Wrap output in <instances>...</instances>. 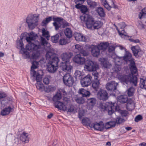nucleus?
Wrapping results in <instances>:
<instances>
[{
  "label": "nucleus",
  "instance_id": "obj_1",
  "mask_svg": "<svg viewBox=\"0 0 146 146\" xmlns=\"http://www.w3.org/2000/svg\"><path fill=\"white\" fill-rule=\"evenodd\" d=\"M73 60L74 62L78 64H83L85 63L84 69L89 72L96 71L99 68V66L97 64H94L93 62L90 60L86 61L85 59L82 57L80 54L75 55L73 58Z\"/></svg>",
  "mask_w": 146,
  "mask_h": 146
},
{
  "label": "nucleus",
  "instance_id": "obj_2",
  "mask_svg": "<svg viewBox=\"0 0 146 146\" xmlns=\"http://www.w3.org/2000/svg\"><path fill=\"white\" fill-rule=\"evenodd\" d=\"M46 57L48 62L47 67L48 72L51 73H54L58 68L59 62L58 58L55 56L54 53L51 51L47 52Z\"/></svg>",
  "mask_w": 146,
  "mask_h": 146
},
{
  "label": "nucleus",
  "instance_id": "obj_3",
  "mask_svg": "<svg viewBox=\"0 0 146 146\" xmlns=\"http://www.w3.org/2000/svg\"><path fill=\"white\" fill-rule=\"evenodd\" d=\"M82 21L84 22L87 28L91 29L93 27L94 29H98L100 28L102 23L99 21H95L93 17L88 14H84L80 17Z\"/></svg>",
  "mask_w": 146,
  "mask_h": 146
},
{
  "label": "nucleus",
  "instance_id": "obj_4",
  "mask_svg": "<svg viewBox=\"0 0 146 146\" xmlns=\"http://www.w3.org/2000/svg\"><path fill=\"white\" fill-rule=\"evenodd\" d=\"M72 56V54L70 52L63 53L61 54V57L64 62L60 64V67L62 70L66 73H70L72 67L70 63V59Z\"/></svg>",
  "mask_w": 146,
  "mask_h": 146
},
{
  "label": "nucleus",
  "instance_id": "obj_5",
  "mask_svg": "<svg viewBox=\"0 0 146 146\" xmlns=\"http://www.w3.org/2000/svg\"><path fill=\"white\" fill-rule=\"evenodd\" d=\"M123 57V60L126 62H129V68L130 73H137V68L135 65V59L133 58L132 55L128 51L125 52Z\"/></svg>",
  "mask_w": 146,
  "mask_h": 146
},
{
  "label": "nucleus",
  "instance_id": "obj_6",
  "mask_svg": "<svg viewBox=\"0 0 146 146\" xmlns=\"http://www.w3.org/2000/svg\"><path fill=\"white\" fill-rule=\"evenodd\" d=\"M28 35L29 36L26 38V40L29 43L26 46V50H29L32 49L37 50L40 48L41 47L40 45L35 44L31 42L32 41L35 40L37 37V34L32 32L29 33Z\"/></svg>",
  "mask_w": 146,
  "mask_h": 146
},
{
  "label": "nucleus",
  "instance_id": "obj_7",
  "mask_svg": "<svg viewBox=\"0 0 146 146\" xmlns=\"http://www.w3.org/2000/svg\"><path fill=\"white\" fill-rule=\"evenodd\" d=\"M118 83L115 81H111L108 83L106 86V88L110 96L116 97L120 93V92L117 89Z\"/></svg>",
  "mask_w": 146,
  "mask_h": 146
},
{
  "label": "nucleus",
  "instance_id": "obj_8",
  "mask_svg": "<svg viewBox=\"0 0 146 146\" xmlns=\"http://www.w3.org/2000/svg\"><path fill=\"white\" fill-rule=\"evenodd\" d=\"M26 22L29 28L33 29L38 24V17H35L34 15L30 14L27 18Z\"/></svg>",
  "mask_w": 146,
  "mask_h": 146
},
{
  "label": "nucleus",
  "instance_id": "obj_9",
  "mask_svg": "<svg viewBox=\"0 0 146 146\" xmlns=\"http://www.w3.org/2000/svg\"><path fill=\"white\" fill-rule=\"evenodd\" d=\"M6 104L5 106H7V103L10 104H9L7 107L4 108L1 111V114L2 116H5L9 114L11 112H12L14 111V107L12 105V101L10 100H8L7 99Z\"/></svg>",
  "mask_w": 146,
  "mask_h": 146
},
{
  "label": "nucleus",
  "instance_id": "obj_10",
  "mask_svg": "<svg viewBox=\"0 0 146 146\" xmlns=\"http://www.w3.org/2000/svg\"><path fill=\"white\" fill-rule=\"evenodd\" d=\"M97 96L98 99L103 101L107 100L109 97L107 91L101 88L98 91Z\"/></svg>",
  "mask_w": 146,
  "mask_h": 146
},
{
  "label": "nucleus",
  "instance_id": "obj_11",
  "mask_svg": "<svg viewBox=\"0 0 146 146\" xmlns=\"http://www.w3.org/2000/svg\"><path fill=\"white\" fill-rule=\"evenodd\" d=\"M70 74H65L63 78V80L64 84L68 86L72 85L74 83L73 77L70 75Z\"/></svg>",
  "mask_w": 146,
  "mask_h": 146
},
{
  "label": "nucleus",
  "instance_id": "obj_12",
  "mask_svg": "<svg viewBox=\"0 0 146 146\" xmlns=\"http://www.w3.org/2000/svg\"><path fill=\"white\" fill-rule=\"evenodd\" d=\"M92 80V76L88 74L81 79L80 80L81 84L83 87H87L91 84Z\"/></svg>",
  "mask_w": 146,
  "mask_h": 146
},
{
  "label": "nucleus",
  "instance_id": "obj_13",
  "mask_svg": "<svg viewBox=\"0 0 146 146\" xmlns=\"http://www.w3.org/2000/svg\"><path fill=\"white\" fill-rule=\"evenodd\" d=\"M94 77V80L92 84V86L94 90L96 91H98L99 88L100 83L99 80L98 79V75L99 74H92Z\"/></svg>",
  "mask_w": 146,
  "mask_h": 146
},
{
  "label": "nucleus",
  "instance_id": "obj_14",
  "mask_svg": "<svg viewBox=\"0 0 146 146\" xmlns=\"http://www.w3.org/2000/svg\"><path fill=\"white\" fill-rule=\"evenodd\" d=\"M117 74L116 77L122 83L128 84V74Z\"/></svg>",
  "mask_w": 146,
  "mask_h": 146
},
{
  "label": "nucleus",
  "instance_id": "obj_15",
  "mask_svg": "<svg viewBox=\"0 0 146 146\" xmlns=\"http://www.w3.org/2000/svg\"><path fill=\"white\" fill-rule=\"evenodd\" d=\"M96 102L97 100L95 98H91L88 99L86 102L87 108L92 110L95 106Z\"/></svg>",
  "mask_w": 146,
  "mask_h": 146
},
{
  "label": "nucleus",
  "instance_id": "obj_16",
  "mask_svg": "<svg viewBox=\"0 0 146 146\" xmlns=\"http://www.w3.org/2000/svg\"><path fill=\"white\" fill-rule=\"evenodd\" d=\"M135 74H128V83H130L134 85L135 86H137L138 79L137 76L134 75Z\"/></svg>",
  "mask_w": 146,
  "mask_h": 146
},
{
  "label": "nucleus",
  "instance_id": "obj_17",
  "mask_svg": "<svg viewBox=\"0 0 146 146\" xmlns=\"http://www.w3.org/2000/svg\"><path fill=\"white\" fill-rule=\"evenodd\" d=\"M53 104L54 107L58 110L64 111H67V108L65 106L64 103L62 102L56 101L54 102Z\"/></svg>",
  "mask_w": 146,
  "mask_h": 146
},
{
  "label": "nucleus",
  "instance_id": "obj_18",
  "mask_svg": "<svg viewBox=\"0 0 146 146\" xmlns=\"http://www.w3.org/2000/svg\"><path fill=\"white\" fill-rule=\"evenodd\" d=\"M43 74H31V78L33 81L34 82L36 80L37 82H41L42 76Z\"/></svg>",
  "mask_w": 146,
  "mask_h": 146
},
{
  "label": "nucleus",
  "instance_id": "obj_19",
  "mask_svg": "<svg viewBox=\"0 0 146 146\" xmlns=\"http://www.w3.org/2000/svg\"><path fill=\"white\" fill-rule=\"evenodd\" d=\"M53 20L54 22L53 23V25L55 27L56 30H58L60 27V25L59 23H57V22H59L64 20L63 18L59 17H53Z\"/></svg>",
  "mask_w": 146,
  "mask_h": 146
},
{
  "label": "nucleus",
  "instance_id": "obj_20",
  "mask_svg": "<svg viewBox=\"0 0 146 146\" xmlns=\"http://www.w3.org/2000/svg\"><path fill=\"white\" fill-rule=\"evenodd\" d=\"M74 36L76 40L78 41L86 42V36L82 34L79 33H75Z\"/></svg>",
  "mask_w": 146,
  "mask_h": 146
},
{
  "label": "nucleus",
  "instance_id": "obj_21",
  "mask_svg": "<svg viewBox=\"0 0 146 146\" xmlns=\"http://www.w3.org/2000/svg\"><path fill=\"white\" fill-rule=\"evenodd\" d=\"M7 95L5 93L0 92V104L1 105H5L6 104L7 99L5 98Z\"/></svg>",
  "mask_w": 146,
  "mask_h": 146
},
{
  "label": "nucleus",
  "instance_id": "obj_22",
  "mask_svg": "<svg viewBox=\"0 0 146 146\" xmlns=\"http://www.w3.org/2000/svg\"><path fill=\"white\" fill-rule=\"evenodd\" d=\"M78 92L80 94L82 95V97L86 98L89 97L91 94L88 90H86L84 88L80 89Z\"/></svg>",
  "mask_w": 146,
  "mask_h": 146
},
{
  "label": "nucleus",
  "instance_id": "obj_23",
  "mask_svg": "<svg viewBox=\"0 0 146 146\" xmlns=\"http://www.w3.org/2000/svg\"><path fill=\"white\" fill-rule=\"evenodd\" d=\"M28 134L25 132H24L22 134H21L20 136V139L23 142L25 143H28L29 142L28 137Z\"/></svg>",
  "mask_w": 146,
  "mask_h": 146
},
{
  "label": "nucleus",
  "instance_id": "obj_24",
  "mask_svg": "<svg viewBox=\"0 0 146 146\" xmlns=\"http://www.w3.org/2000/svg\"><path fill=\"white\" fill-rule=\"evenodd\" d=\"M91 53L93 56L98 57L100 54V50L97 46H94L92 48Z\"/></svg>",
  "mask_w": 146,
  "mask_h": 146
},
{
  "label": "nucleus",
  "instance_id": "obj_25",
  "mask_svg": "<svg viewBox=\"0 0 146 146\" xmlns=\"http://www.w3.org/2000/svg\"><path fill=\"white\" fill-rule=\"evenodd\" d=\"M119 101L121 103H129L127 96L126 95H121L118 98Z\"/></svg>",
  "mask_w": 146,
  "mask_h": 146
},
{
  "label": "nucleus",
  "instance_id": "obj_26",
  "mask_svg": "<svg viewBox=\"0 0 146 146\" xmlns=\"http://www.w3.org/2000/svg\"><path fill=\"white\" fill-rule=\"evenodd\" d=\"M115 64L121 65L123 60L122 57H119L117 56H115L112 57Z\"/></svg>",
  "mask_w": 146,
  "mask_h": 146
},
{
  "label": "nucleus",
  "instance_id": "obj_27",
  "mask_svg": "<svg viewBox=\"0 0 146 146\" xmlns=\"http://www.w3.org/2000/svg\"><path fill=\"white\" fill-rule=\"evenodd\" d=\"M131 49L134 55L135 56L137 55L138 52L141 50L140 48L138 46H133L131 47Z\"/></svg>",
  "mask_w": 146,
  "mask_h": 146
},
{
  "label": "nucleus",
  "instance_id": "obj_28",
  "mask_svg": "<svg viewBox=\"0 0 146 146\" xmlns=\"http://www.w3.org/2000/svg\"><path fill=\"white\" fill-rule=\"evenodd\" d=\"M109 44L108 42H102L98 45L97 47L100 50H106L108 47Z\"/></svg>",
  "mask_w": 146,
  "mask_h": 146
},
{
  "label": "nucleus",
  "instance_id": "obj_29",
  "mask_svg": "<svg viewBox=\"0 0 146 146\" xmlns=\"http://www.w3.org/2000/svg\"><path fill=\"white\" fill-rule=\"evenodd\" d=\"M65 35L67 38H70L72 36V32L71 29L68 28H67L64 30Z\"/></svg>",
  "mask_w": 146,
  "mask_h": 146
},
{
  "label": "nucleus",
  "instance_id": "obj_30",
  "mask_svg": "<svg viewBox=\"0 0 146 146\" xmlns=\"http://www.w3.org/2000/svg\"><path fill=\"white\" fill-rule=\"evenodd\" d=\"M40 47L37 50H34L33 49L31 50L35 51L33 52L32 55V58L33 59H37L40 55V51L38 50Z\"/></svg>",
  "mask_w": 146,
  "mask_h": 146
},
{
  "label": "nucleus",
  "instance_id": "obj_31",
  "mask_svg": "<svg viewBox=\"0 0 146 146\" xmlns=\"http://www.w3.org/2000/svg\"><path fill=\"white\" fill-rule=\"evenodd\" d=\"M99 60L101 62V64L105 68H108V67L109 63L107 59L104 58H100Z\"/></svg>",
  "mask_w": 146,
  "mask_h": 146
},
{
  "label": "nucleus",
  "instance_id": "obj_32",
  "mask_svg": "<svg viewBox=\"0 0 146 146\" xmlns=\"http://www.w3.org/2000/svg\"><path fill=\"white\" fill-rule=\"evenodd\" d=\"M114 106L113 104L108 105L107 106V109L108 110V114L109 115H111L114 112Z\"/></svg>",
  "mask_w": 146,
  "mask_h": 146
},
{
  "label": "nucleus",
  "instance_id": "obj_33",
  "mask_svg": "<svg viewBox=\"0 0 146 146\" xmlns=\"http://www.w3.org/2000/svg\"><path fill=\"white\" fill-rule=\"evenodd\" d=\"M52 19V17H49L46 18L45 20H43L41 23V25L43 26H44L51 21Z\"/></svg>",
  "mask_w": 146,
  "mask_h": 146
},
{
  "label": "nucleus",
  "instance_id": "obj_34",
  "mask_svg": "<svg viewBox=\"0 0 146 146\" xmlns=\"http://www.w3.org/2000/svg\"><path fill=\"white\" fill-rule=\"evenodd\" d=\"M97 12L99 15L101 17H104L105 13L104 11L103 8L101 7H99L98 8Z\"/></svg>",
  "mask_w": 146,
  "mask_h": 146
},
{
  "label": "nucleus",
  "instance_id": "obj_35",
  "mask_svg": "<svg viewBox=\"0 0 146 146\" xmlns=\"http://www.w3.org/2000/svg\"><path fill=\"white\" fill-rule=\"evenodd\" d=\"M61 97V94L60 93L58 92L52 98V100L54 102H55L56 101H59L58 100H60Z\"/></svg>",
  "mask_w": 146,
  "mask_h": 146
},
{
  "label": "nucleus",
  "instance_id": "obj_36",
  "mask_svg": "<svg viewBox=\"0 0 146 146\" xmlns=\"http://www.w3.org/2000/svg\"><path fill=\"white\" fill-rule=\"evenodd\" d=\"M91 122L90 120L88 117L84 118L82 120V123L84 125H90V123Z\"/></svg>",
  "mask_w": 146,
  "mask_h": 146
},
{
  "label": "nucleus",
  "instance_id": "obj_37",
  "mask_svg": "<svg viewBox=\"0 0 146 146\" xmlns=\"http://www.w3.org/2000/svg\"><path fill=\"white\" fill-rule=\"evenodd\" d=\"M102 3L106 9L110 11L111 9V6L110 5L106 0H101Z\"/></svg>",
  "mask_w": 146,
  "mask_h": 146
},
{
  "label": "nucleus",
  "instance_id": "obj_38",
  "mask_svg": "<svg viewBox=\"0 0 146 146\" xmlns=\"http://www.w3.org/2000/svg\"><path fill=\"white\" fill-rule=\"evenodd\" d=\"M146 15V8L142 9L139 15V17L140 19L144 17Z\"/></svg>",
  "mask_w": 146,
  "mask_h": 146
},
{
  "label": "nucleus",
  "instance_id": "obj_39",
  "mask_svg": "<svg viewBox=\"0 0 146 146\" xmlns=\"http://www.w3.org/2000/svg\"><path fill=\"white\" fill-rule=\"evenodd\" d=\"M59 37V34H57L54 36L51 37L52 41L55 43H56L58 42V40Z\"/></svg>",
  "mask_w": 146,
  "mask_h": 146
},
{
  "label": "nucleus",
  "instance_id": "obj_40",
  "mask_svg": "<svg viewBox=\"0 0 146 146\" xmlns=\"http://www.w3.org/2000/svg\"><path fill=\"white\" fill-rule=\"evenodd\" d=\"M68 40L66 38H62L60 39L59 43L60 45H64L68 43Z\"/></svg>",
  "mask_w": 146,
  "mask_h": 146
},
{
  "label": "nucleus",
  "instance_id": "obj_41",
  "mask_svg": "<svg viewBox=\"0 0 146 146\" xmlns=\"http://www.w3.org/2000/svg\"><path fill=\"white\" fill-rule=\"evenodd\" d=\"M42 36L46 38H48L49 36V33L48 31L46 30L44 28H42Z\"/></svg>",
  "mask_w": 146,
  "mask_h": 146
},
{
  "label": "nucleus",
  "instance_id": "obj_42",
  "mask_svg": "<svg viewBox=\"0 0 146 146\" xmlns=\"http://www.w3.org/2000/svg\"><path fill=\"white\" fill-rule=\"evenodd\" d=\"M83 97H77L75 98V100L77 103L79 104H84L85 102V101Z\"/></svg>",
  "mask_w": 146,
  "mask_h": 146
},
{
  "label": "nucleus",
  "instance_id": "obj_43",
  "mask_svg": "<svg viewBox=\"0 0 146 146\" xmlns=\"http://www.w3.org/2000/svg\"><path fill=\"white\" fill-rule=\"evenodd\" d=\"M116 123L115 121H110L106 123V125H109V127H107V129H110V128L115 127Z\"/></svg>",
  "mask_w": 146,
  "mask_h": 146
},
{
  "label": "nucleus",
  "instance_id": "obj_44",
  "mask_svg": "<svg viewBox=\"0 0 146 146\" xmlns=\"http://www.w3.org/2000/svg\"><path fill=\"white\" fill-rule=\"evenodd\" d=\"M125 121V120L124 119L120 117H117L115 119L116 123L117 124H120L124 123Z\"/></svg>",
  "mask_w": 146,
  "mask_h": 146
},
{
  "label": "nucleus",
  "instance_id": "obj_45",
  "mask_svg": "<svg viewBox=\"0 0 146 146\" xmlns=\"http://www.w3.org/2000/svg\"><path fill=\"white\" fill-rule=\"evenodd\" d=\"M145 80L143 78H141L140 82V86L142 89H144L146 90V85L145 84Z\"/></svg>",
  "mask_w": 146,
  "mask_h": 146
},
{
  "label": "nucleus",
  "instance_id": "obj_46",
  "mask_svg": "<svg viewBox=\"0 0 146 146\" xmlns=\"http://www.w3.org/2000/svg\"><path fill=\"white\" fill-rule=\"evenodd\" d=\"M134 89L132 87H130L127 90V94L129 97L132 96L133 95Z\"/></svg>",
  "mask_w": 146,
  "mask_h": 146
},
{
  "label": "nucleus",
  "instance_id": "obj_47",
  "mask_svg": "<svg viewBox=\"0 0 146 146\" xmlns=\"http://www.w3.org/2000/svg\"><path fill=\"white\" fill-rule=\"evenodd\" d=\"M44 90L46 92H49L54 90V87L51 86H48L44 88Z\"/></svg>",
  "mask_w": 146,
  "mask_h": 146
},
{
  "label": "nucleus",
  "instance_id": "obj_48",
  "mask_svg": "<svg viewBox=\"0 0 146 146\" xmlns=\"http://www.w3.org/2000/svg\"><path fill=\"white\" fill-rule=\"evenodd\" d=\"M121 65L115 64V66L113 68V70L115 72H118L121 70Z\"/></svg>",
  "mask_w": 146,
  "mask_h": 146
},
{
  "label": "nucleus",
  "instance_id": "obj_49",
  "mask_svg": "<svg viewBox=\"0 0 146 146\" xmlns=\"http://www.w3.org/2000/svg\"><path fill=\"white\" fill-rule=\"evenodd\" d=\"M36 86L37 89H38L40 90H42L44 87V85L41 83H36L35 84Z\"/></svg>",
  "mask_w": 146,
  "mask_h": 146
},
{
  "label": "nucleus",
  "instance_id": "obj_50",
  "mask_svg": "<svg viewBox=\"0 0 146 146\" xmlns=\"http://www.w3.org/2000/svg\"><path fill=\"white\" fill-rule=\"evenodd\" d=\"M59 93H60L61 94V96H62L64 98H66L67 93L65 90L64 89H60L59 91Z\"/></svg>",
  "mask_w": 146,
  "mask_h": 146
},
{
  "label": "nucleus",
  "instance_id": "obj_51",
  "mask_svg": "<svg viewBox=\"0 0 146 146\" xmlns=\"http://www.w3.org/2000/svg\"><path fill=\"white\" fill-rule=\"evenodd\" d=\"M82 47L78 44H76L75 45V51L76 52H79L81 51L82 49Z\"/></svg>",
  "mask_w": 146,
  "mask_h": 146
},
{
  "label": "nucleus",
  "instance_id": "obj_52",
  "mask_svg": "<svg viewBox=\"0 0 146 146\" xmlns=\"http://www.w3.org/2000/svg\"><path fill=\"white\" fill-rule=\"evenodd\" d=\"M76 5L75 6V7L77 9H81V7H82V5L81 4L83 3H82L81 1H77L76 2Z\"/></svg>",
  "mask_w": 146,
  "mask_h": 146
},
{
  "label": "nucleus",
  "instance_id": "obj_53",
  "mask_svg": "<svg viewBox=\"0 0 146 146\" xmlns=\"http://www.w3.org/2000/svg\"><path fill=\"white\" fill-rule=\"evenodd\" d=\"M81 11L82 13H85L87 12L88 11V9L86 6L85 5H82V7H81Z\"/></svg>",
  "mask_w": 146,
  "mask_h": 146
},
{
  "label": "nucleus",
  "instance_id": "obj_54",
  "mask_svg": "<svg viewBox=\"0 0 146 146\" xmlns=\"http://www.w3.org/2000/svg\"><path fill=\"white\" fill-rule=\"evenodd\" d=\"M37 68V66L35 64L34 62H33L32 63V66L31 67V71L33 72V73H37L34 70Z\"/></svg>",
  "mask_w": 146,
  "mask_h": 146
},
{
  "label": "nucleus",
  "instance_id": "obj_55",
  "mask_svg": "<svg viewBox=\"0 0 146 146\" xmlns=\"http://www.w3.org/2000/svg\"><path fill=\"white\" fill-rule=\"evenodd\" d=\"M100 126H99V131H102L104 130V129H105L104 124L103 122L102 121L100 122Z\"/></svg>",
  "mask_w": 146,
  "mask_h": 146
},
{
  "label": "nucleus",
  "instance_id": "obj_56",
  "mask_svg": "<svg viewBox=\"0 0 146 146\" xmlns=\"http://www.w3.org/2000/svg\"><path fill=\"white\" fill-rule=\"evenodd\" d=\"M143 119L142 116L140 115H139L137 116L135 118V121L136 122H138Z\"/></svg>",
  "mask_w": 146,
  "mask_h": 146
},
{
  "label": "nucleus",
  "instance_id": "obj_57",
  "mask_svg": "<svg viewBox=\"0 0 146 146\" xmlns=\"http://www.w3.org/2000/svg\"><path fill=\"white\" fill-rule=\"evenodd\" d=\"M24 44L22 41L20 42L19 44V46H18L17 47V48L21 49V50H25L24 48Z\"/></svg>",
  "mask_w": 146,
  "mask_h": 146
},
{
  "label": "nucleus",
  "instance_id": "obj_58",
  "mask_svg": "<svg viewBox=\"0 0 146 146\" xmlns=\"http://www.w3.org/2000/svg\"><path fill=\"white\" fill-rule=\"evenodd\" d=\"M100 108L104 111L106 110H107V107L105 106L104 104L102 103H100L99 104Z\"/></svg>",
  "mask_w": 146,
  "mask_h": 146
},
{
  "label": "nucleus",
  "instance_id": "obj_59",
  "mask_svg": "<svg viewBox=\"0 0 146 146\" xmlns=\"http://www.w3.org/2000/svg\"><path fill=\"white\" fill-rule=\"evenodd\" d=\"M117 30L118 31V32L120 35L121 36L123 35H124L125 36H127V35H126V32H125V31L124 29H122L121 31L117 29Z\"/></svg>",
  "mask_w": 146,
  "mask_h": 146
},
{
  "label": "nucleus",
  "instance_id": "obj_60",
  "mask_svg": "<svg viewBox=\"0 0 146 146\" xmlns=\"http://www.w3.org/2000/svg\"><path fill=\"white\" fill-rule=\"evenodd\" d=\"M79 54L84 56H86L88 55V52L82 49L80 52Z\"/></svg>",
  "mask_w": 146,
  "mask_h": 146
},
{
  "label": "nucleus",
  "instance_id": "obj_61",
  "mask_svg": "<svg viewBox=\"0 0 146 146\" xmlns=\"http://www.w3.org/2000/svg\"><path fill=\"white\" fill-rule=\"evenodd\" d=\"M62 27L65 28L66 27L70 25V24L65 20H64L62 22Z\"/></svg>",
  "mask_w": 146,
  "mask_h": 146
},
{
  "label": "nucleus",
  "instance_id": "obj_62",
  "mask_svg": "<svg viewBox=\"0 0 146 146\" xmlns=\"http://www.w3.org/2000/svg\"><path fill=\"white\" fill-rule=\"evenodd\" d=\"M121 115L122 117H126L128 114V112L126 110H122L121 112Z\"/></svg>",
  "mask_w": 146,
  "mask_h": 146
},
{
  "label": "nucleus",
  "instance_id": "obj_63",
  "mask_svg": "<svg viewBox=\"0 0 146 146\" xmlns=\"http://www.w3.org/2000/svg\"><path fill=\"white\" fill-rule=\"evenodd\" d=\"M115 47L113 46H110L108 48V51L109 52H111L115 50Z\"/></svg>",
  "mask_w": 146,
  "mask_h": 146
},
{
  "label": "nucleus",
  "instance_id": "obj_64",
  "mask_svg": "<svg viewBox=\"0 0 146 146\" xmlns=\"http://www.w3.org/2000/svg\"><path fill=\"white\" fill-rule=\"evenodd\" d=\"M41 44L42 45H44L45 44H46L47 42L45 38L42 37H41Z\"/></svg>",
  "mask_w": 146,
  "mask_h": 146
}]
</instances>
